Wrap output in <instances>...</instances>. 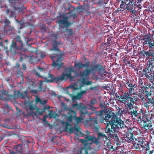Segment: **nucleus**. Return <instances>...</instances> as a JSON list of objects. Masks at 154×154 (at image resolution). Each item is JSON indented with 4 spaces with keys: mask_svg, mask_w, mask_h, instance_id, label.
<instances>
[{
    "mask_svg": "<svg viewBox=\"0 0 154 154\" xmlns=\"http://www.w3.org/2000/svg\"><path fill=\"white\" fill-rule=\"evenodd\" d=\"M105 70V68L100 64H96L91 65L89 69H86L82 71L77 72L71 67H69L64 70L61 75L58 77H54L52 74H48V77L41 76L35 70L33 71L34 73L38 77H42L45 79V81L48 82H55L57 83L60 80H66L69 78L72 81L75 77H81L82 79L87 78L90 73L94 74L96 72L103 75Z\"/></svg>",
    "mask_w": 154,
    "mask_h": 154,
    "instance_id": "nucleus-1",
    "label": "nucleus"
},
{
    "mask_svg": "<svg viewBox=\"0 0 154 154\" xmlns=\"http://www.w3.org/2000/svg\"><path fill=\"white\" fill-rule=\"evenodd\" d=\"M97 116L100 117L101 122H106L105 133L110 137L114 140L115 143H118L119 140L117 135L115 134L116 131L119 129L124 128L126 126L124 122L112 111H107L102 109L99 111H95Z\"/></svg>",
    "mask_w": 154,
    "mask_h": 154,
    "instance_id": "nucleus-2",
    "label": "nucleus"
},
{
    "mask_svg": "<svg viewBox=\"0 0 154 154\" xmlns=\"http://www.w3.org/2000/svg\"><path fill=\"white\" fill-rule=\"evenodd\" d=\"M76 108L75 110L71 115L67 116L66 114L63 115V117L65 121L71 122L73 120L76 123H80L83 120L86 115L88 114L87 111L86 107L82 103L79 104L75 103L72 104V108Z\"/></svg>",
    "mask_w": 154,
    "mask_h": 154,
    "instance_id": "nucleus-3",
    "label": "nucleus"
},
{
    "mask_svg": "<svg viewBox=\"0 0 154 154\" xmlns=\"http://www.w3.org/2000/svg\"><path fill=\"white\" fill-rule=\"evenodd\" d=\"M91 120V126L94 129V131L97 132V137H96L94 135L89 136L87 137L88 138V140L91 142L93 144L94 143L98 148L100 147L101 143L100 140L105 138L106 141V140H108L109 136H106V135L103 133L99 132V127L97 122V118H92Z\"/></svg>",
    "mask_w": 154,
    "mask_h": 154,
    "instance_id": "nucleus-4",
    "label": "nucleus"
},
{
    "mask_svg": "<svg viewBox=\"0 0 154 154\" xmlns=\"http://www.w3.org/2000/svg\"><path fill=\"white\" fill-rule=\"evenodd\" d=\"M68 17L65 14H60L56 18V22L58 24L59 28L65 29L64 30H61L64 35L68 36H71L74 34L72 28L68 29L71 25V23L68 20Z\"/></svg>",
    "mask_w": 154,
    "mask_h": 154,
    "instance_id": "nucleus-5",
    "label": "nucleus"
},
{
    "mask_svg": "<svg viewBox=\"0 0 154 154\" xmlns=\"http://www.w3.org/2000/svg\"><path fill=\"white\" fill-rule=\"evenodd\" d=\"M59 44L57 41H55L54 43L53 44L52 48L51 50H54L58 52L56 54H52L50 57L53 61L52 66L57 68L58 70L63 67V63H62V54L61 51L58 48V45Z\"/></svg>",
    "mask_w": 154,
    "mask_h": 154,
    "instance_id": "nucleus-6",
    "label": "nucleus"
},
{
    "mask_svg": "<svg viewBox=\"0 0 154 154\" xmlns=\"http://www.w3.org/2000/svg\"><path fill=\"white\" fill-rule=\"evenodd\" d=\"M134 104H131L126 106V109L127 110L128 114L131 117L134 119L136 117L137 118V123L141 128L145 112L142 109L138 111L139 109L137 106H133V105Z\"/></svg>",
    "mask_w": 154,
    "mask_h": 154,
    "instance_id": "nucleus-7",
    "label": "nucleus"
},
{
    "mask_svg": "<svg viewBox=\"0 0 154 154\" xmlns=\"http://www.w3.org/2000/svg\"><path fill=\"white\" fill-rule=\"evenodd\" d=\"M24 0H18L14 3H11L13 9H7L6 11V15L9 18H15L16 17V12L18 13L22 11L24 8L23 4L25 3Z\"/></svg>",
    "mask_w": 154,
    "mask_h": 154,
    "instance_id": "nucleus-8",
    "label": "nucleus"
},
{
    "mask_svg": "<svg viewBox=\"0 0 154 154\" xmlns=\"http://www.w3.org/2000/svg\"><path fill=\"white\" fill-rule=\"evenodd\" d=\"M142 40L144 41L143 45L148 47L149 49L154 52V40L151 39L150 36L148 34H146L143 36ZM152 58L149 57V66L147 68L144 69H154V56Z\"/></svg>",
    "mask_w": 154,
    "mask_h": 154,
    "instance_id": "nucleus-9",
    "label": "nucleus"
},
{
    "mask_svg": "<svg viewBox=\"0 0 154 154\" xmlns=\"http://www.w3.org/2000/svg\"><path fill=\"white\" fill-rule=\"evenodd\" d=\"M150 143L149 141H146L142 137H139L135 139V141L133 143L132 148L138 151H145L147 152L151 148Z\"/></svg>",
    "mask_w": 154,
    "mask_h": 154,
    "instance_id": "nucleus-10",
    "label": "nucleus"
},
{
    "mask_svg": "<svg viewBox=\"0 0 154 154\" xmlns=\"http://www.w3.org/2000/svg\"><path fill=\"white\" fill-rule=\"evenodd\" d=\"M120 99L125 104V106L128 104H136L138 102V97L135 93L131 95L128 93L125 92L123 95H120Z\"/></svg>",
    "mask_w": 154,
    "mask_h": 154,
    "instance_id": "nucleus-11",
    "label": "nucleus"
},
{
    "mask_svg": "<svg viewBox=\"0 0 154 154\" xmlns=\"http://www.w3.org/2000/svg\"><path fill=\"white\" fill-rule=\"evenodd\" d=\"M88 139L87 137L84 139H80V142L83 145L80 148L79 154H88V150L91 149V145L93 143Z\"/></svg>",
    "mask_w": 154,
    "mask_h": 154,
    "instance_id": "nucleus-12",
    "label": "nucleus"
},
{
    "mask_svg": "<svg viewBox=\"0 0 154 154\" xmlns=\"http://www.w3.org/2000/svg\"><path fill=\"white\" fill-rule=\"evenodd\" d=\"M143 75L149 79L151 83L154 82V69L149 70L148 69H143Z\"/></svg>",
    "mask_w": 154,
    "mask_h": 154,
    "instance_id": "nucleus-13",
    "label": "nucleus"
},
{
    "mask_svg": "<svg viewBox=\"0 0 154 154\" xmlns=\"http://www.w3.org/2000/svg\"><path fill=\"white\" fill-rule=\"evenodd\" d=\"M10 98L9 99V100L11 99L12 97H13L14 99H17L19 98L25 99L28 97V91L26 90L22 93H21L19 90L15 91L13 95V96L10 95Z\"/></svg>",
    "mask_w": 154,
    "mask_h": 154,
    "instance_id": "nucleus-14",
    "label": "nucleus"
},
{
    "mask_svg": "<svg viewBox=\"0 0 154 154\" xmlns=\"http://www.w3.org/2000/svg\"><path fill=\"white\" fill-rule=\"evenodd\" d=\"M70 122H68L66 121H61L60 122L62 124L63 127H65L66 131L68 132L70 134L73 133L74 132L73 127H71L69 128L68 127L71 126V125L69 123Z\"/></svg>",
    "mask_w": 154,
    "mask_h": 154,
    "instance_id": "nucleus-15",
    "label": "nucleus"
},
{
    "mask_svg": "<svg viewBox=\"0 0 154 154\" xmlns=\"http://www.w3.org/2000/svg\"><path fill=\"white\" fill-rule=\"evenodd\" d=\"M50 108V107L49 106H44L43 109H39L38 108L36 109V112H32L31 113L29 114V115H34L35 116H37L38 114L39 115H41L44 112H45V110L46 109H49Z\"/></svg>",
    "mask_w": 154,
    "mask_h": 154,
    "instance_id": "nucleus-16",
    "label": "nucleus"
},
{
    "mask_svg": "<svg viewBox=\"0 0 154 154\" xmlns=\"http://www.w3.org/2000/svg\"><path fill=\"white\" fill-rule=\"evenodd\" d=\"M4 31L8 35H14L16 33V30L13 27L11 26H5Z\"/></svg>",
    "mask_w": 154,
    "mask_h": 154,
    "instance_id": "nucleus-17",
    "label": "nucleus"
},
{
    "mask_svg": "<svg viewBox=\"0 0 154 154\" xmlns=\"http://www.w3.org/2000/svg\"><path fill=\"white\" fill-rule=\"evenodd\" d=\"M14 151H16V152L13 151L12 150H9V153L10 154H16L17 153H20L22 152L23 147L21 144H18L15 146H14L13 147Z\"/></svg>",
    "mask_w": 154,
    "mask_h": 154,
    "instance_id": "nucleus-18",
    "label": "nucleus"
},
{
    "mask_svg": "<svg viewBox=\"0 0 154 154\" xmlns=\"http://www.w3.org/2000/svg\"><path fill=\"white\" fill-rule=\"evenodd\" d=\"M13 41L17 44V45L18 46L20 50L22 48L23 44L20 36L17 35Z\"/></svg>",
    "mask_w": 154,
    "mask_h": 154,
    "instance_id": "nucleus-19",
    "label": "nucleus"
},
{
    "mask_svg": "<svg viewBox=\"0 0 154 154\" xmlns=\"http://www.w3.org/2000/svg\"><path fill=\"white\" fill-rule=\"evenodd\" d=\"M90 62L88 61L86 62L85 64H84L82 63H75L74 64L75 67H78L79 69H82L84 67H88L89 66Z\"/></svg>",
    "mask_w": 154,
    "mask_h": 154,
    "instance_id": "nucleus-20",
    "label": "nucleus"
},
{
    "mask_svg": "<svg viewBox=\"0 0 154 154\" xmlns=\"http://www.w3.org/2000/svg\"><path fill=\"white\" fill-rule=\"evenodd\" d=\"M28 107L29 108V110L30 112H29L28 109H26V110L27 112V115L28 116H33L34 115H34H29V114L30 113H31L32 112H34V111H33L36 109V106H35L34 105L31 103H29L28 104Z\"/></svg>",
    "mask_w": 154,
    "mask_h": 154,
    "instance_id": "nucleus-21",
    "label": "nucleus"
},
{
    "mask_svg": "<svg viewBox=\"0 0 154 154\" xmlns=\"http://www.w3.org/2000/svg\"><path fill=\"white\" fill-rule=\"evenodd\" d=\"M20 50L18 46L17 45V44L13 41L12 44L10 48V51L11 52L15 53L16 51H19Z\"/></svg>",
    "mask_w": 154,
    "mask_h": 154,
    "instance_id": "nucleus-22",
    "label": "nucleus"
},
{
    "mask_svg": "<svg viewBox=\"0 0 154 154\" xmlns=\"http://www.w3.org/2000/svg\"><path fill=\"white\" fill-rule=\"evenodd\" d=\"M140 54L143 55L144 57H146L147 58L150 57H152L153 55V54L150 51H145L144 50H143L140 52Z\"/></svg>",
    "mask_w": 154,
    "mask_h": 154,
    "instance_id": "nucleus-23",
    "label": "nucleus"
},
{
    "mask_svg": "<svg viewBox=\"0 0 154 154\" xmlns=\"http://www.w3.org/2000/svg\"><path fill=\"white\" fill-rule=\"evenodd\" d=\"M134 138L133 134L128 132L126 134L125 139L128 142L131 143L133 142Z\"/></svg>",
    "mask_w": 154,
    "mask_h": 154,
    "instance_id": "nucleus-24",
    "label": "nucleus"
},
{
    "mask_svg": "<svg viewBox=\"0 0 154 154\" xmlns=\"http://www.w3.org/2000/svg\"><path fill=\"white\" fill-rule=\"evenodd\" d=\"M107 41L106 42L104 45V49L108 51H110L111 49L109 48V46L111 45V38H109L107 39Z\"/></svg>",
    "mask_w": 154,
    "mask_h": 154,
    "instance_id": "nucleus-25",
    "label": "nucleus"
},
{
    "mask_svg": "<svg viewBox=\"0 0 154 154\" xmlns=\"http://www.w3.org/2000/svg\"><path fill=\"white\" fill-rule=\"evenodd\" d=\"M76 108L74 109L68 107L66 105H65L63 106V109L64 110L68 111L69 112H67L68 116L71 115L75 110Z\"/></svg>",
    "mask_w": 154,
    "mask_h": 154,
    "instance_id": "nucleus-26",
    "label": "nucleus"
},
{
    "mask_svg": "<svg viewBox=\"0 0 154 154\" xmlns=\"http://www.w3.org/2000/svg\"><path fill=\"white\" fill-rule=\"evenodd\" d=\"M134 84V83L131 81L127 80L124 83L125 86L128 89Z\"/></svg>",
    "mask_w": 154,
    "mask_h": 154,
    "instance_id": "nucleus-27",
    "label": "nucleus"
},
{
    "mask_svg": "<svg viewBox=\"0 0 154 154\" xmlns=\"http://www.w3.org/2000/svg\"><path fill=\"white\" fill-rule=\"evenodd\" d=\"M152 6H151V7L149 8L148 9H146L144 10L143 11V14H149V12H154V5L153 6V7H152Z\"/></svg>",
    "mask_w": 154,
    "mask_h": 154,
    "instance_id": "nucleus-28",
    "label": "nucleus"
},
{
    "mask_svg": "<svg viewBox=\"0 0 154 154\" xmlns=\"http://www.w3.org/2000/svg\"><path fill=\"white\" fill-rule=\"evenodd\" d=\"M145 83H144L143 84V80L142 79H139L138 82V86L140 88V89H142V88H144V87L146 86V85H145Z\"/></svg>",
    "mask_w": 154,
    "mask_h": 154,
    "instance_id": "nucleus-29",
    "label": "nucleus"
},
{
    "mask_svg": "<svg viewBox=\"0 0 154 154\" xmlns=\"http://www.w3.org/2000/svg\"><path fill=\"white\" fill-rule=\"evenodd\" d=\"M86 78H84L82 80V83L83 84H86L87 85H91L92 82L90 81H86L85 79Z\"/></svg>",
    "mask_w": 154,
    "mask_h": 154,
    "instance_id": "nucleus-30",
    "label": "nucleus"
},
{
    "mask_svg": "<svg viewBox=\"0 0 154 154\" xmlns=\"http://www.w3.org/2000/svg\"><path fill=\"white\" fill-rule=\"evenodd\" d=\"M16 21L20 25V29H22L25 27L24 23L23 20H21L20 21H19L18 20H16Z\"/></svg>",
    "mask_w": 154,
    "mask_h": 154,
    "instance_id": "nucleus-31",
    "label": "nucleus"
},
{
    "mask_svg": "<svg viewBox=\"0 0 154 154\" xmlns=\"http://www.w3.org/2000/svg\"><path fill=\"white\" fill-rule=\"evenodd\" d=\"M137 87V85L134 83V84L133 85L132 87H131L128 88V89L129 90V93H132V92H133L134 93V89L136 88Z\"/></svg>",
    "mask_w": 154,
    "mask_h": 154,
    "instance_id": "nucleus-32",
    "label": "nucleus"
},
{
    "mask_svg": "<svg viewBox=\"0 0 154 154\" xmlns=\"http://www.w3.org/2000/svg\"><path fill=\"white\" fill-rule=\"evenodd\" d=\"M28 58V57L25 54H22L20 56V61L21 62L23 60L26 59Z\"/></svg>",
    "mask_w": 154,
    "mask_h": 154,
    "instance_id": "nucleus-33",
    "label": "nucleus"
},
{
    "mask_svg": "<svg viewBox=\"0 0 154 154\" xmlns=\"http://www.w3.org/2000/svg\"><path fill=\"white\" fill-rule=\"evenodd\" d=\"M16 75L17 77L21 78V79L23 78V72L20 70H18L17 71Z\"/></svg>",
    "mask_w": 154,
    "mask_h": 154,
    "instance_id": "nucleus-34",
    "label": "nucleus"
},
{
    "mask_svg": "<svg viewBox=\"0 0 154 154\" xmlns=\"http://www.w3.org/2000/svg\"><path fill=\"white\" fill-rule=\"evenodd\" d=\"M97 103V101L96 99H91L90 102L89 104L88 105L89 106H93L95 104H96Z\"/></svg>",
    "mask_w": 154,
    "mask_h": 154,
    "instance_id": "nucleus-35",
    "label": "nucleus"
},
{
    "mask_svg": "<svg viewBox=\"0 0 154 154\" xmlns=\"http://www.w3.org/2000/svg\"><path fill=\"white\" fill-rule=\"evenodd\" d=\"M123 60L124 61V63L126 65H128L130 66H131V62L130 60L127 61V59L126 58L124 59Z\"/></svg>",
    "mask_w": 154,
    "mask_h": 154,
    "instance_id": "nucleus-36",
    "label": "nucleus"
},
{
    "mask_svg": "<svg viewBox=\"0 0 154 154\" xmlns=\"http://www.w3.org/2000/svg\"><path fill=\"white\" fill-rule=\"evenodd\" d=\"M4 23L5 24V26H10L9 25L10 23V21L7 18L5 19L4 21Z\"/></svg>",
    "mask_w": 154,
    "mask_h": 154,
    "instance_id": "nucleus-37",
    "label": "nucleus"
},
{
    "mask_svg": "<svg viewBox=\"0 0 154 154\" xmlns=\"http://www.w3.org/2000/svg\"><path fill=\"white\" fill-rule=\"evenodd\" d=\"M43 81H40L39 82L38 88L40 91H42V85H43Z\"/></svg>",
    "mask_w": 154,
    "mask_h": 154,
    "instance_id": "nucleus-38",
    "label": "nucleus"
},
{
    "mask_svg": "<svg viewBox=\"0 0 154 154\" xmlns=\"http://www.w3.org/2000/svg\"><path fill=\"white\" fill-rule=\"evenodd\" d=\"M86 134V135H85L84 134H82V137H84V136H85V138L86 137L88 136H93V135H90V132L88 131V130H86L85 132Z\"/></svg>",
    "mask_w": 154,
    "mask_h": 154,
    "instance_id": "nucleus-39",
    "label": "nucleus"
},
{
    "mask_svg": "<svg viewBox=\"0 0 154 154\" xmlns=\"http://www.w3.org/2000/svg\"><path fill=\"white\" fill-rule=\"evenodd\" d=\"M135 128L134 127H132L131 128H130L128 132L133 134V133Z\"/></svg>",
    "mask_w": 154,
    "mask_h": 154,
    "instance_id": "nucleus-40",
    "label": "nucleus"
},
{
    "mask_svg": "<svg viewBox=\"0 0 154 154\" xmlns=\"http://www.w3.org/2000/svg\"><path fill=\"white\" fill-rule=\"evenodd\" d=\"M42 101V100H41L39 97H36L35 99V102L36 103H39L41 104V103Z\"/></svg>",
    "mask_w": 154,
    "mask_h": 154,
    "instance_id": "nucleus-41",
    "label": "nucleus"
},
{
    "mask_svg": "<svg viewBox=\"0 0 154 154\" xmlns=\"http://www.w3.org/2000/svg\"><path fill=\"white\" fill-rule=\"evenodd\" d=\"M47 69V68H43L41 67H39L38 68V69L40 71V72H42L43 71H45Z\"/></svg>",
    "mask_w": 154,
    "mask_h": 154,
    "instance_id": "nucleus-42",
    "label": "nucleus"
},
{
    "mask_svg": "<svg viewBox=\"0 0 154 154\" xmlns=\"http://www.w3.org/2000/svg\"><path fill=\"white\" fill-rule=\"evenodd\" d=\"M51 36L54 38L56 40L57 38L58 35L57 34L53 33L51 35Z\"/></svg>",
    "mask_w": 154,
    "mask_h": 154,
    "instance_id": "nucleus-43",
    "label": "nucleus"
},
{
    "mask_svg": "<svg viewBox=\"0 0 154 154\" xmlns=\"http://www.w3.org/2000/svg\"><path fill=\"white\" fill-rule=\"evenodd\" d=\"M74 131H76L77 132H80L79 129H80L79 127L75 126L73 127Z\"/></svg>",
    "mask_w": 154,
    "mask_h": 154,
    "instance_id": "nucleus-44",
    "label": "nucleus"
},
{
    "mask_svg": "<svg viewBox=\"0 0 154 154\" xmlns=\"http://www.w3.org/2000/svg\"><path fill=\"white\" fill-rule=\"evenodd\" d=\"M89 90H93L94 91H96L97 90V87L94 86V87H91L89 89Z\"/></svg>",
    "mask_w": 154,
    "mask_h": 154,
    "instance_id": "nucleus-45",
    "label": "nucleus"
},
{
    "mask_svg": "<svg viewBox=\"0 0 154 154\" xmlns=\"http://www.w3.org/2000/svg\"><path fill=\"white\" fill-rule=\"evenodd\" d=\"M88 6L86 5L83 6L81 7V8L82 11H86Z\"/></svg>",
    "mask_w": 154,
    "mask_h": 154,
    "instance_id": "nucleus-46",
    "label": "nucleus"
},
{
    "mask_svg": "<svg viewBox=\"0 0 154 154\" xmlns=\"http://www.w3.org/2000/svg\"><path fill=\"white\" fill-rule=\"evenodd\" d=\"M152 85H149V88L151 89H154V82L153 83H152Z\"/></svg>",
    "mask_w": 154,
    "mask_h": 154,
    "instance_id": "nucleus-47",
    "label": "nucleus"
},
{
    "mask_svg": "<svg viewBox=\"0 0 154 154\" xmlns=\"http://www.w3.org/2000/svg\"><path fill=\"white\" fill-rule=\"evenodd\" d=\"M90 107V109L93 111H95L96 109V108L94 107H93V106H89Z\"/></svg>",
    "mask_w": 154,
    "mask_h": 154,
    "instance_id": "nucleus-48",
    "label": "nucleus"
},
{
    "mask_svg": "<svg viewBox=\"0 0 154 154\" xmlns=\"http://www.w3.org/2000/svg\"><path fill=\"white\" fill-rule=\"evenodd\" d=\"M34 57L33 56H30V58L29 59V62L31 63H34V61L33 60V58Z\"/></svg>",
    "mask_w": 154,
    "mask_h": 154,
    "instance_id": "nucleus-49",
    "label": "nucleus"
},
{
    "mask_svg": "<svg viewBox=\"0 0 154 154\" xmlns=\"http://www.w3.org/2000/svg\"><path fill=\"white\" fill-rule=\"evenodd\" d=\"M47 100H44L43 101L42 100L40 104L42 105H44L45 104H46L47 103Z\"/></svg>",
    "mask_w": 154,
    "mask_h": 154,
    "instance_id": "nucleus-50",
    "label": "nucleus"
},
{
    "mask_svg": "<svg viewBox=\"0 0 154 154\" xmlns=\"http://www.w3.org/2000/svg\"><path fill=\"white\" fill-rule=\"evenodd\" d=\"M108 1H106L105 0H102V2H101L102 5H104V4H106Z\"/></svg>",
    "mask_w": 154,
    "mask_h": 154,
    "instance_id": "nucleus-51",
    "label": "nucleus"
},
{
    "mask_svg": "<svg viewBox=\"0 0 154 154\" xmlns=\"http://www.w3.org/2000/svg\"><path fill=\"white\" fill-rule=\"evenodd\" d=\"M18 0H8V2L10 3H14L15 2H17Z\"/></svg>",
    "mask_w": 154,
    "mask_h": 154,
    "instance_id": "nucleus-52",
    "label": "nucleus"
},
{
    "mask_svg": "<svg viewBox=\"0 0 154 154\" xmlns=\"http://www.w3.org/2000/svg\"><path fill=\"white\" fill-rule=\"evenodd\" d=\"M78 96L79 99H80L81 98L82 95L80 93H78L77 95Z\"/></svg>",
    "mask_w": 154,
    "mask_h": 154,
    "instance_id": "nucleus-53",
    "label": "nucleus"
},
{
    "mask_svg": "<svg viewBox=\"0 0 154 154\" xmlns=\"http://www.w3.org/2000/svg\"><path fill=\"white\" fill-rule=\"evenodd\" d=\"M72 99L74 100H77L78 99H79L77 96H74L72 97Z\"/></svg>",
    "mask_w": 154,
    "mask_h": 154,
    "instance_id": "nucleus-54",
    "label": "nucleus"
},
{
    "mask_svg": "<svg viewBox=\"0 0 154 154\" xmlns=\"http://www.w3.org/2000/svg\"><path fill=\"white\" fill-rule=\"evenodd\" d=\"M22 68L23 69V70H25L26 69V65L25 64L23 63L22 64Z\"/></svg>",
    "mask_w": 154,
    "mask_h": 154,
    "instance_id": "nucleus-55",
    "label": "nucleus"
},
{
    "mask_svg": "<svg viewBox=\"0 0 154 154\" xmlns=\"http://www.w3.org/2000/svg\"><path fill=\"white\" fill-rule=\"evenodd\" d=\"M15 67L17 68H18L20 67V65H19V64L18 62H17L16 63V66H15Z\"/></svg>",
    "mask_w": 154,
    "mask_h": 154,
    "instance_id": "nucleus-56",
    "label": "nucleus"
},
{
    "mask_svg": "<svg viewBox=\"0 0 154 154\" xmlns=\"http://www.w3.org/2000/svg\"><path fill=\"white\" fill-rule=\"evenodd\" d=\"M2 40V39L1 36H0V41ZM0 46H3V43L2 42H0Z\"/></svg>",
    "mask_w": 154,
    "mask_h": 154,
    "instance_id": "nucleus-57",
    "label": "nucleus"
},
{
    "mask_svg": "<svg viewBox=\"0 0 154 154\" xmlns=\"http://www.w3.org/2000/svg\"><path fill=\"white\" fill-rule=\"evenodd\" d=\"M86 91H85L82 90L81 91L80 93L82 95L83 94L85 93Z\"/></svg>",
    "mask_w": 154,
    "mask_h": 154,
    "instance_id": "nucleus-58",
    "label": "nucleus"
},
{
    "mask_svg": "<svg viewBox=\"0 0 154 154\" xmlns=\"http://www.w3.org/2000/svg\"><path fill=\"white\" fill-rule=\"evenodd\" d=\"M23 78H22V79L21 81L20 82H19L18 83V84L20 85H21L22 84L23 81Z\"/></svg>",
    "mask_w": 154,
    "mask_h": 154,
    "instance_id": "nucleus-59",
    "label": "nucleus"
},
{
    "mask_svg": "<svg viewBox=\"0 0 154 154\" xmlns=\"http://www.w3.org/2000/svg\"><path fill=\"white\" fill-rule=\"evenodd\" d=\"M42 120H43V121L44 122H46V123H47V122L46 121V119L45 118V117Z\"/></svg>",
    "mask_w": 154,
    "mask_h": 154,
    "instance_id": "nucleus-60",
    "label": "nucleus"
},
{
    "mask_svg": "<svg viewBox=\"0 0 154 154\" xmlns=\"http://www.w3.org/2000/svg\"><path fill=\"white\" fill-rule=\"evenodd\" d=\"M125 154H133V152H131L130 151H128L127 153H126L125 152Z\"/></svg>",
    "mask_w": 154,
    "mask_h": 154,
    "instance_id": "nucleus-61",
    "label": "nucleus"
},
{
    "mask_svg": "<svg viewBox=\"0 0 154 154\" xmlns=\"http://www.w3.org/2000/svg\"><path fill=\"white\" fill-rule=\"evenodd\" d=\"M55 137H52L51 139V142L53 141L54 140V139H55Z\"/></svg>",
    "mask_w": 154,
    "mask_h": 154,
    "instance_id": "nucleus-62",
    "label": "nucleus"
},
{
    "mask_svg": "<svg viewBox=\"0 0 154 154\" xmlns=\"http://www.w3.org/2000/svg\"><path fill=\"white\" fill-rule=\"evenodd\" d=\"M5 106L7 108H9L10 107L9 106L7 103H5Z\"/></svg>",
    "mask_w": 154,
    "mask_h": 154,
    "instance_id": "nucleus-63",
    "label": "nucleus"
},
{
    "mask_svg": "<svg viewBox=\"0 0 154 154\" xmlns=\"http://www.w3.org/2000/svg\"><path fill=\"white\" fill-rule=\"evenodd\" d=\"M25 143H30V141L28 140H25Z\"/></svg>",
    "mask_w": 154,
    "mask_h": 154,
    "instance_id": "nucleus-64",
    "label": "nucleus"
}]
</instances>
